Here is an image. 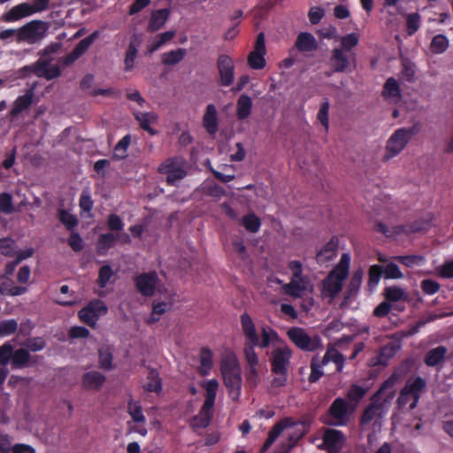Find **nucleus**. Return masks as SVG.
Masks as SVG:
<instances>
[{
  "instance_id": "09e8293b",
  "label": "nucleus",
  "mask_w": 453,
  "mask_h": 453,
  "mask_svg": "<svg viewBox=\"0 0 453 453\" xmlns=\"http://www.w3.org/2000/svg\"><path fill=\"white\" fill-rule=\"evenodd\" d=\"M99 364L100 367L105 370H111L114 367L112 352L109 348L99 350Z\"/></svg>"
},
{
  "instance_id": "c756f323",
  "label": "nucleus",
  "mask_w": 453,
  "mask_h": 453,
  "mask_svg": "<svg viewBox=\"0 0 453 453\" xmlns=\"http://www.w3.org/2000/svg\"><path fill=\"white\" fill-rule=\"evenodd\" d=\"M97 32H94L89 36L82 40L78 46L73 50V53L65 58V64L68 65L75 61L81 55H82L91 43L97 38Z\"/></svg>"
},
{
  "instance_id": "f257e3e1",
  "label": "nucleus",
  "mask_w": 453,
  "mask_h": 453,
  "mask_svg": "<svg viewBox=\"0 0 453 453\" xmlns=\"http://www.w3.org/2000/svg\"><path fill=\"white\" fill-rule=\"evenodd\" d=\"M398 380L396 374L390 376L380 387L378 393L373 397V402L368 407L363 415L361 424L364 427H373L380 426V419L388 411L394 397L395 390L394 386Z\"/></svg>"
},
{
  "instance_id": "9d476101",
  "label": "nucleus",
  "mask_w": 453,
  "mask_h": 453,
  "mask_svg": "<svg viewBox=\"0 0 453 453\" xmlns=\"http://www.w3.org/2000/svg\"><path fill=\"white\" fill-rule=\"evenodd\" d=\"M107 313V307L104 302L95 300L90 302L86 307L79 311V318L81 321L88 324V326H96L99 318Z\"/></svg>"
},
{
  "instance_id": "a18cd8bd",
  "label": "nucleus",
  "mask_w": 453,
  "mask_h": 453,
  "mask_svg": "<svg viewBox=\"0 0 453 453\" xmlns=\"http://www.w3.org/2000/svg\"><path fill=\"white\" fill-rule=\"evenodd\" d=\"M449 39L443 35L434 37L431 42V50L435 54L443 53L449 48Z\"/></svg>"
},
{
  "instance_id": "aec40b11",
  "label": "nucleus",
  "mask_w": 453,
  "mask_h": 453,
  "mask_svg": "<svg viewBox=\"0 0 453 453\" xmlns=\"http://www.w3.org/2000/svg\"><path fill=\"white\" fill-rule=\"evenodd\" d=\"M203 126L206 132L214 135L219 130V115L216 106L210 104L206 106L203 115Z\"/></svg>"
},
{
  "instance_id": "cd10ccee",
  "label": "nucleus",
  "mask_w": 453,
  "mask_h": 453,
  "mask_svg": "<svg viewBox=\"0 0 453 453\" xmlns=\"http://www.w3.org/2000/svg\"><path fill=\"white\" fill-rule=\"evenodd\" d=\"M382 95L391 104H398L401 101L400 88L394 78H389L386 81Z\"/></svg>"
},
{
  "instance_id": "58836bf2",
  "label": "nucleus",
  "mask_w": 453,
  "mask_h": 453,
  "mask_svg": "<svg viewBox=\"0 0 453 453\" xmlns=\"http://www.w3.org/2000/svg\"><path fill=\"white\" fill-rule=\"evenodd\" d=\"M329 362L334 363L337 371L341 372L343 368L344 357L335 349L329 348L323 357L322 365H326Z\"/></svg>"
},
{
  "instance_id": "412c9836",
  "label": "nucleus",
  "mask_w": 453,
  "mask_h": 453,
  "mask_svg": "<svg viewBox=\"0 0 453 453\" xmlns=\"http://www.w3.org/2000/svg\"><path fill=\"white\" fill-rule=\"evenodd\" d=\"M135 284L143 296H151L157 284V276L155 273H143L135 280Z\"/></svg>"
},
{
  "instance_id": "ddd939ff",
  "label": "nucleus",
  "mask_w": 453,
  "mask_h": 453,
  "mask_svg": "<svg viewBox=\"0 0 453 453\" xmlns=\"http://www.w3.org/2000/svg\"><path fill=\"white\" fill-rule=\"evenodd\" d=\"M173 296L171 293H165L159 298H157L152 306V311L147 319L149 324L157 322L161 317L171 311L173 304Z\"/></svg>"
},
{
  "instance_id": "39448f33",
  "label": "nucleus",
  "mask_w": 453,
  "mask_h": 453,
  "mask_svg": "<svg viewBox=\"0 0 453 453\" xmlns=\"http://www.w3.org/2000/svg\"><path fill=\"white\" fill-rule=\"evenodd\" d=\"M412 135L413 132L411 128L396 129L386 142L384 160L388 161L398 156L405 149Z\"/></svg>"
},
{
  "instance_id": "2f4dec72",
  "label": "nucleus",
  "mask_w": 453,
  "mask_h": 453,
  "mask_svg": "<svg viewBox=\"0 0 453 453\" xmlns=\"http://www.w3.org/2000/svg\"><path fill=\"white\" fill-rule=\"evenodd\" d=\"M212 407L213 406H207L205 403H203L199 413L194 417L191 426L194 428L206 427L209 425L211 418Z\"/></svg>"
},
{
  "instance_id": "49530a36",
  "label": "nucleus",
  "mask_w": 453,
  "mask_h": 453,
  "mask_svg": "<svg viewBox=\"0 0 453 453\" xmlns=\"http://www.w3.org/2000/svg\"><path fill=\"white\" fill-rule=\"evenodd\" d=\"M242 225L250 233H257L260 229L261 221L255 214L250 213L242 218Z\"/></svg>"
},
{
  "instance_id": "4d7b16f0",
  "label": "nucleus",
  "mask_w": 453,
  "mask_h": 453,
  "mask_svg": "<svg viewBox=\"0 0 453 453\" xmlns=\"http://www.w3.org/2000/svg\"><path fill=\"white\" fill-rule=\"evenodd\" d=\"M18 327L17 321L9 319L0 322V337H5L13 334Z\"/></svg>"
},
{
  "instance_id": "e2e57ef3",
  "label": "nucleus",
  "mask_w": 453,
  "mask_h": 453,
  "mask_svg": "<svg viewBox=\"0 0 453 453\" xmlns=\"http://www.w3.org/2000/svg\"><path fill=\"white\" fill-rule=\"evenodd\" d=\"M325 15V11L321 7L313 6L311 7L308 12V18L312 25H317L320 22Z\"/></svg>"
},
{
  "instance_id": "c9c22d12",
  "label": "nucleus",
  "mask_w": 453,
  "mask_h": 453,
  "mask_svg": "<svg viewBox=\"0 0 453 453\" xmlns=\"http://www.w3.org/2000/svg\"><path fill=\"white\" fill-rule=\"evenodd\" d=\"M296 44L301 51H312L317 49L315 38L307 32L301 33L298 35Z\"/></svg>"
},
{
  "instance_id": "de8ad7c7",
  "label": "nucleus",
  "mask_w": 453,
  "mask_h": 453,
  "mask_svg": "<svg viewBox=\"0 0 453 453\" xmlns=\"http://www.w3.org/2000/svg\"><path fill=\"white\" fill-rule=\"evenodd\" d=\"M185 56V50L179 49L172 50L163 54L162 62L165 65H175L178 64Z\"/></svg>"
},
{
  "instance_id": "3c124183",
  "label": "nucleus",
  "mask_w": 453,
  "mask_h": 453,
  "mask_svg": "<svg viewBox=\"0 0 453 453\" xmlns=\"http://www.w3.org/2000/svg\"><path fill=\"white\" fill-rule=\"evenodd\" d=\"M148 391L159 393L162 389L161 379L157 372H150L148 376V382L145 385Z\"/></svg>"
},
{
  "instance_id": "37998d69",
  "label": "nucleus",
  "mask_w": 453,
  "mask_h": 453,
  "mask_svg": "<svg viewBox=\"0 0 453 453\" xmlns=\"http://www.w3.org/2000/svg\"><path fill=\"white\" fill-rule=\"evenodd\" d=\"M446 349L444 347H437L431 349L426 357V364L430 366L438 365L445 357Z\"/></svg>"
},
{
  "instance_id": "0e129e2a",
  "label": "nucleus",
  "mask_w": 453,
  "mask_h": 453,
  "mask_svg": "<svg viewBox=\"0 0 453 453\" xmlns=\"http://www.w3.org/2000/svg\"><path fill=\"white\" fill-rule=\"evenodd\" d=\"M396 259L408 267L420 265L424 262V258L420 256H400Z\"/></svg>"
},
{
  "instance_id": "8fccbe9b",
  "label": "nucleus",
  "mask_w": 453,
  "mask_h": 453,
  "mask_svg": "<svg viewBox=\"0 0 453 453\" xmlns=\"http://www.w3.org/2000/svg\"><path fill=\"white\" fill-rule=\"evenodd\" d=\"M29 355L25 349H18L13 352L12 365L16 368H22L28 365Z\"/></svg>"
},
{
  "instance_id": "603ef678",
  "label": "nucleus",
  "mask_w": 453,
  "mask_h": 453,
  "mask_svg": "<svg viewBox=\"0 0 453 453\" xmlns=\"http://www.w3.org/2000/svg\"><path fill=\"white\" fill-rule=\"evenodd\" d=\"M117 242V238L113 234H102L98 240V251L103 253L109 248L112 247Z\"/></svg>"
},
{
  "instance_id": "bf43d9fd",
  "label": "nucleus",
  "mask_w": 453,
  "mask_h": 453,
  "mask_svg": "<svg viewBox=\"0 0 453 453\" xmlns=\"http://www.w3.org/2000/svg\"><path fill=\"white\" fill-rule=\"evenodd\" d=\"M174 34L173 31H167L160 35L159 38L152 42L149 45V50L153 52L158 50L163 44L170 41L173 37Z\"/></svg>"
},
{
  "instance_id": "bb28decb",
  "label": "nucleus",
  "mask_w": 453,
  "mask_h": 453,
  "mask_svg": "<svg viewBox=\"0 0 453 453\" xmlns=\"http://www.w3.org/2000/svg\"><path fill=\"white\" fill-rule=\"evenodd\" d=\"M135 118L138 120L142 128L146 130L150 134L155 135L157 131L153 128V126L158 122V116L155 112H137Z\"/></svg>"
},
{
  "instance_id": "423d86ee",
  "label": "nucleus",
  "mask_w": 453,
  "mask_h": 453,
  "mask_svg": "<svg viewBox=\"0 0 453 453\" xmlns=\"http://www.w3.org/2000/svg\"><path fill=\"white\" fill-rule=\"evenodd\" d=\"M425 386L426 383L421 378L410 379L400 393L399 406L401 408L408 407L410 410L414 409Z\"/></svg>"
},
{
  "instance_id": "1a4fd4ad",
  "label": "nucleus",
  "mask_w": 453,
  "mask_h": 453,
  "mask_svg": "<svg viewBox=\"0 0 453 453\" xmlns=\"http://www.w3.org/2000/svg\"><path fill=\"white\" fill-rule=\"evenodd\" d=\"M330 65L334 72H349L356 66L355 54L342 49H334L330 58Z\"/></svg>"
},
{
  "instance_id": "393cba45",
  "label": "nucleus",
  "mask_w": 453,
  "mask_h": 453,
  "mask_svg": "<svg viewBox=\"0 0 453 453\" xmlns=\"http://www.w3.org/2000/svg\"><path fill=\"white\" fill-rule=\"evenodd\" d=\"M34 96L33 89H29L24 95L18 96L12 103V109L10 111L11 117L15 118L22 111L27 110L33 103Z\"/></svg>"
},
{
  "instance_id": "4be33fe9",
  "label": "nucleus",
  "mask_w": 453,
  "mask_h": 453,
  "mask_svg": "<svg viewBox=\"0 0 453 453\" xmlns=\"http://www.w3.org/2000/svg\"><path fill=\"white\" fill-rule=\"evenodd\" d=\"M35 12L32 10L30 3H22L13 6L11 10L3 15V19L5 22H15L23 18L33 15Z\"/></svg>"
},
{
  "instance_id": "69168bd1",
  "label": "nucleus",
  "mask_w": 453,
  "mask_h": 453,
  "mask_svg": "<svg viewBox=\"0 0 453 453\" xmlns=\"http://www.w3.org/2000/svg\"><path fill=\"white\" fill-rule=\"evenodd\" d=\"M364 272L361 269L357 270L350 280L349 282V292L350 294H355L360 288L362 280H363Z\"/></svg>"
},
{
  "instance_id": "dca6fc26",
  "label": "nucleus",
  "mask_w": 453,
  "mask_h": 453,
  "mask_svg": "<svg viewBox=\"0 0 453 453\" xmlns=\"http://www.w3.org/2000/svg\"><path fill=\"white\" fill-rule=\"evenodd\" d=\"M218 68L219 73V81L222 86H230L234 80V64L233 59L221 55L218 59Z\"/></svg>"
},
{
  "instance_id": "473e14b6",
  "label": "nucleus",
  "mask_w": 453,
  "mask_h": 453,
  "mask_svg": "<svg viewBox=\"0 0 453 453\" xmlns=\"http://www.w3.org/2000/svg\"><path fill=\"white\" fill-rule=\"evenodd\" d=\"M201 385L205 391V400L203 403L207 406H213L219 387V381L215 379H211L204 380Z\"/></svg>"
},
{
  "instance_id": "5fc2aeb1",
  "label": "nucleus",
  "mask_w": 453,
  "mask_h": 453,
  "mask_svg": "<svg viewBox=\"0 0 453 453\" xmlns=\"http://www.w3.org/2000/svg\"><path fill=\"white\" fill-rule=\"evenodd\" d=\"M382 271L386 279H402L403 277L398 265L393 262L387 264Z\"/></svg>"
},
{
  "instance_id": "052dcab7",
  "label": "nucleus",
  "mask_w": 453,
  "mask_h": 453,
  "mask_svg": "<svg viewBox=\"0 0 453 453\" xmlns=\"http://www.w3.org/2000/svg\"><path fill=\"white\" fill-rule=\"evenodd\" d=\"M383 273L382 268L380 265H372L369 271V286L372 288L377 287L380 282L381 273Z\"/></svg>"
},
{
  "instance_id": "5701e85b",
  "label": "nucleus",
  "mask_w": 453,
  "mask_h": 453,
  "mask_svg": "<svg viewBox=\"0 0 453 453\" xmlns=\"http://www.w3.org/2000/svg\"><path fill=\"white\" fill-rule=\"evenodd\" d=\"M432 224V217L426 216L424 219H420L413 222L412 224L409 226H399L395 228L394 234H413V233H418L426 231Z\"/></svg>"
},
{
  "instance_id": "7ed1b4c3",
  "label": "nucleus",
  "mask_w": 453,
  "mask_h": 453,
  "mask_svg": "<svg viewBox=\"0 0 453 453\" xmlns=\"http://www.w3.org/2000/svg\"><path fill=\"white\" fill-rule=\"evenodd\" d=\"M220 372L230 396L234 400L238 399L242 388L241 366L233 351L226 350L224 352L220 362Z\"/></svg>"
},
{
  "instance_id": "4468645a",
  "label": "nucleus",
  "mask_w": 453,
  "mask_h": 453,
  "mask_svg": "<svg viewBox=\"0 0 453 453\" xmlns=\"http://www.w3.org/2000/svg\"><path fill=\"white\" fill-rule=\"evenodd\" d=\"M245 360L248 364L246 380L250 386L258 383V357L252 346L244 347Z\"/></svg>"
},
{
  "instance_id": "6ab92c4d",
  "label": "nucleus",
  "mask_w": 453,
  "mask_h": 453,
  "mask_svg": "<svg viewBox=\"0 0 453 453\" xmlns=\"http://www.w3.org/2000/svg\"><path fill=\"white\" fill-rule=\"evenodd\" d=\"M241 326L242 333L247 339L246 346L253 348L259 343V335L252 319L246 313L241 316Z\"/></svg>"
},
{
  "instance_id": "338daca9",
  "label": "nucleus",
  "mask_w": 453,
  "mask_h": 453,
  "mask_svg": "<svg viewBox=\"0 0 453 453\" xmlns=\"http://www.w3.org/2000/svg\"><path fill=\"white\" fill-rule=\"evenodd\" d=\"M113 276V271L109 265H104L99 272V284L101 287H105Z\"/></svg>"
},
{
  "instance_id": "680f3d73",
  "label": "nucleus",
  "mask_w": 453,
  "mask_h": 453,
  "mask_svg": "<svg viewBox=\"0 0 453 453\" xmlns=\"http://www.w3.org/2000/svg\"><path fill=\"white\" fill-rule=\"evenodd\" d=\"M13 356V348L9 343H4L0 347V365L6 366Z\"/></svg>"
},
{
  "instance_id": "a211bd4d",
  "label": "nucleus",
  "mask_w": 453,
  "mask_h": 453,
  "mask_svg": "<svg viewBox=\"0 0 453 453\" xmlns=\"http://www.w3.org/2000/svg\"><path fill=\"white\" fill-rule=\"evenodd\" d=\"M345 443V437L339 430L328 429L323 436L324 448L331 453H338Z\"/></svg>"
},
{
  "instance_id": "ea45409f",
  "label": "nucleus",
  "mask_w": 453,
  "mask_h": 453,
  "mask_svg": "<svg viewBox=\"0 0 453 453\" xmlns=\"http://www.w3.org/2000/svg\"><path fill=\"white\" fill-rule=\"evenodd\" d=\"M138 47L139 42L133 41L130 42L124 60V69L126 72H131L134 69Z\"/></svg>"
},
{
  "instance_id": "c85d7f7f",
  "label": "nucleus",
  "mask_w": 453,
  "mask_h": 453,
  "mask_svg": "<svg viewBox=\"0 0 453 453\" xmlns=\"http://www.w3.org/2000/svg\"><path fill=\"white\" fill-rule=\"evenodd\" d=\"M105 381V377L96 371L86 372L82 377V386L89 390L99 389Z\"/></svg>"
},
{
  "instance_id": "13d9d810",
  "label": "nucleus",
  "mask_w": 453,
  "mask_h": 453,
  "mask_svg": "<svg viewBox=\"0 0 453 453\" xmlns=\"http://www.w3.org/2000/svg\"><path fill=\"white\" fill-rule=\"evenodd\" d=\"M328 114H329V103L327 101H325L320 105L317 118H318L319 121L321 123V125L324 126L326 130H327L328 127H329Z\"/></svg>"
},
{
  "instance_id": "774afa93",
  "label": "nucleus",
  "mask_w": 453,
  "mask_h": 453,
  "mask_svg": "<svg viewBox=\"0 0 453 453\" xmlns=\"http://www.w3.org/2000/svg\"><path fill=\"white\" fill-rule=\"evenodd\" d=\"M358 42V36L356 33H351L348 35L347 36L341 38V43L342 50L350 51L349 50L356 46Z\"/></svg>"
},
{
  "instance_id": "f3484780",
  "label": "nucleus",
  "mask_w": 453,
  "mask_h": 453,
  "mask_svg": "<svg viewBox=\"0 0 453 453\" xmlns=\"http://www.w3.org/2000/svg\"><path fill=\"white\" fill-rule=\"evenodd\" d=\"M39 30H2L0 40L6 41L17 37L19 41H27L29 43L36 42L42 38Z\"/></svg>"
},
{
  "instance_id": "79ce46f5",
  "label": "nucleus",
  "mask_w": 453,
  "mask_h": 453,
  "mask_svg": "<svg viewBox=\"0 0 453 453\" xmlns=\"http://www.w3.org/2000/svg\"><path fill=\"white\" fill-rule=\"evenodd\" d=\"M26 290L27 288L24 287H12L8 278L4 276L0 277V293L19 296L25 293Z\"/></svg>"
},
{
  "instance_id": "a19ab883",
  "label": "nucleus",
  "mask_w": 453,
  "mask_h": 453,
  "mask_svg": "<svg viewBox=\"0 0 453 453\" xmlns=\"http://www.w3.org/2000/svg\"><path fill=\"white\" fill-rule=\"evenodd\" d=\"M261 341L258 346L265 348L270 344L279 341L278 334L270 326H265L260 328Z\"/></svg>"
},
{
  "instance_id": "e433bc0d",
  "label": "nucleus",
  "mask_w": 453,
  "mask_h": 453,
  "mask_svg": "<svg viewBox=\"0 0 453 453\" xmlns=\"http://www.w3.org/2000/svg\"><path fill=\"white\" fill-rule=\"evenodd\" d=\"M213 365V354L209 348H203L200 351L199 372L207 375Z\"/></svg>"
},
{
  "instance_id": "72a5a7b5",
  "label": "nucleus",
  "mask_w": 453,
  "mask_h": 453,
  "mask_svg": "<svg viewBox=\"0 0 453 453\" xmlns=\"http://www.w3.org/2000/svg\"><path fill=\"white\" fill-rule=\"evenodd\" d=\"M386 300L389 303L405 302L409 300L408 292L397 286L388 287L384 292Z\"/></svg>"
},
{
  "instance_id": "6e6d98bb",
  "label": "nucleus",
  "mask_w": 453,
  "mask_h": 453,
  "mask_svg": "<svg viewBox=\"0 0 453 453\" xmlns=\"http://www.w3.org/2000/svg\"><path fill=\"white\" fill-rule=\"evenodd\" d=\"M128 412L134 422L138 424H144L145 417L142 414L140 405H138L136 403H129Z\"/></svg>"
},
{
  "instance_id": "f8f14e48",
  "label": "nucleus",
  "mask_w": 453,
  "mask_h": 453,
  "mask_svg": "<svg viewBox=\"0 0 453 453\" xmlns=\"http://www.w3.org/2000/svg\"><path fill=\"white\" fill-rule=\"evenodd\" d=\"M313 289V285L308 278L291 280L282 286V293L295 298L309 296Z\"/></svg>"
},
{
  "instance_id": "c03bdc74",
  "label": "nucleus",
  "mask_w": 453,
  "mask_h": 453,
  "mask_svg": "<svg viewBox=\"0 0 453 453\" xmlns=\"http://www.w3.org/2000/svg\"><path fill=\"white\" fill-rule=\"evenodd\" d=\"M200 188L207 195L220 199L224 195L225 191L222 188L214 184L211 180H205L200 187Z\"/></svg>"
},
{
  "instance_id": "864d4df0",
  "label": "nucleus",
  "mask_w": 453,
  "mask_h": 453,
  "mask_svg": "<svg viewBox=\"0 0 453 453\" xmlns=\"http://www.w3.org/2000/svg\"><path fill=\"white\" fill-rule=\"evenodd\" d=\"M131 138L129 135L124 136L114 148V157L116 158H124L127 155V150L130 145Z\"/></svg>"
},
{
  "instance_id": "f704fd0d",
  "label": "nucleus",
  "mask_w": 453,
  "mask_h": 453,
  "mask_svg": "<svg viewBox=\"0 0 453 453\" xmlns=\"http://www.w3.org/2000/svg\"><path fill=\"white\" fill-rule=\"evenodd\" d=\"M252 100L247 95H242L236 104V114L238 119H244L248 118L251 112Z\"/></svg>"
},
{
  "instance_id": "f03ea898",
  "label": "nucleus",
  "mask_w": 453,
  "mask_h": 453,
  "mask_svg": "<svg viewBox=\"0 0 453 453\" xmlns=\"http://www.w3.org/2000/svg\"><path fill=\"white\" fill-rule=\"evenodd\" d=\"M307 430L308 426L304 422L294 421L291 418H286L278 422L269 432L263 449H266L276 440H280L284 449L280 453H288L297 441L305 434Z\"/></svg>"
},
{
  "instance_id": "9b49d317",
  "label": "nucleus",
  "mask_w": 453,
  "mask_h": 453,
  "mask_svg": "<svg viewBox=\"0 0 453 453\" xmlns=\"http://www.w3.org/2000/svg\"><path fill=\"white\" fill-rule=\"evenodd\" d=\"M265 36L264 33H260L256 40L254 50L248 56V64L250 68L255 70L263 69L265 65Z\"/></svg>"
},
{
  "instance_id": "0eeeda50",
  "label": "nucleus",
  "mask_w": 453,
  "mask_h": 453,
  "mask_svg": "<svg viewBox=\"0 0 453 453\" xmlns=\"http://www.w3.org/2000/svg\"><path fill=\"white\" fill-rule=\"evenodd\" d=\"M287 334L292 342L303 350L314 351L322 347L321 340L318 335L311 336L303 328L291 327Z\"/></svg>"
},
{
  "instance_id": "2eb2a0df",
  "label": "nucleus",
  "mask_w": 453,
  "mask_h": 453,
  "mask_svg": "<svg viewBox=\"0 0 453 453\" xmlns=\"http://www.w3.org/2000/svg\"><path fill=\"white\" fill-rule=\"evenodd\" d=\"M291 350L287 345L282 344L277 347L273 351L272 357V365L273 372L275 373L286 372L287 366L289 364Z\"/></svg>"
},
{
  "instance_id": "b1692460",
  "label": "nucleus",
  "mask_w": 453,
  "mask_h": 453,
  "mask_svg": "<svg viewBox=\"0 0 453 453\" xmlns=\"http://www.w3.org/2000/svg\"><path fill=\"white\" fill-rule=\"evenodd\" d=\"M34 72L39 77H44L48 80L54 79L60 75L59 67L57 64L47 62L44 59H40L36 65L34 67Z\"/></svg>"
},
{
  "instance_id": "4c0bfd02",
  "label": "nucleus",
  "mask_w": 453,
  "mask_h": 453,
  "mask_svg": "<svg viewBox=\"0 0 453 453\" xmlns=\"http://www.w3.org/2000/svg\"><path fill=\"white\" fill-rule=\"evenodd\" d=\"M170 15V12L168 9H158L154 12H152L150 23H149V28H161L168 19Z\"/></svg>"
},
{
  "instance_id": "a878e982",
  "label": "nucleus",
  "mask_w": 453,
  "mask_h": 453,
  "mask_svg": "<svg viewBox=\"0 0 453 453\" xmlns=\"http://www.w3.org/2000/svg\"><path fill=\"white\" fill-rule=\"evenodd\" d=\"M331 416L334 418L333 424L342 426L348 420L347 403L341 398L336 399L331 406Z\"/></svg>"
},
{
  "instance_id": "6e6552de",
  "label": "nucleus",
  "mask_w": 453,
  "mask_h": 453,
  "mask_svg": "<svg viewBox=\"0 0 453 453\" xmlns=\"http://www.w3.org/2000/svg\"><path fill=\"white\" fill-rule=\"evenodd\" d=\"M158 172L165 175L169 184H175L187 174V164L183 159H167L159 167Z\"/></svg>"
},
{
  "instance_id": "20e7f679",
  "label": "nucleus",
  "mask_w": 453,
  "mask_h": 453,
  "mask_svg": "<svg viewBox=\"0 0 453 453\" xmlns=\"http://www.w3.org/2000/svg\"><path fill=\"white\" fill-rule=\"evenodd\" d=\"M350 256L343 253L335 268L329 273L323 283V294L334 298L342 288V283L349 274Z\"/></svg>"
},
{
  "instance_id": "7c9ffc66",
  "label": "nucleus",
  "mask_w": 453,
  "mask_h": 453,
  "mask_svg": "<svg viewBox=\"0 0 453 453\" xmlns=\"http://www.w3.org/2000/svg\"><path fill=\"white\" fill-rule=\"evenodd\" d=\"M338 242L336 240H330L326 243L318 252L317 260L319 263H326L334 259L337 255Z\"/></svg>"
}]
</instances>
